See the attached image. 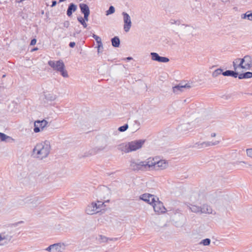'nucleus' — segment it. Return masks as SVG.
Returning <instances> with one entry per match:
<instances>
[{"label":"nucleus","mask_w":252,"mask_h":252,"mask_svg":"<svg viewBox=\"0 0 252 252\" xmlns=\"http://www.w3.org/2000/svg\"><path fill=\"white\" fill-rule=\"evenodd\" d=\"M105 206L104 202L99 200L93 201L87 205L85 211L87 214L93 215L100 212Z\"/></svg>","instance_id":"4"},{"label":"nucleus","mask_w":252,"mask_h":252,"mask_svg":"<svg viewBox=\"0 0 252 252\" xmlns=\"http://www.w3.org/2000/svg\"><path fill=\"white\" fill-rule=\"evenodd\" d=\"M79 7L81 9V12L84 14H90V10L88 5L85 3H80L79 4Z\"/></svg>","instance_id":"25"},{"label":"nucleus","mask_w":252,"mask_h":252,"mask_svg":"<svg viewBox=\"0 0 252 252\" xmlns=\"http://www.w3.org/2000/svg\"><path fill=\"white\" fill-rule=\"evenodd\" d=\"M100 48H103V44H102V41L101 42V44H97L98 51H99L100 50Z\"/></svg>","instance_id":"49"},{"label":"nucleus","mask_w":252,"mask_h":252,"mask_svg":"<svg viewBox=\"0 0 252 252\" xmlns=\"http://www.w3.org/2000/svg\"><path fill=\"white\" fill-rule=\"evenodd\" d=\"M180 128L181 130H188L191 128V127H190V124L189 123H187L181 125Z\"/></svg>","instance_id":"34"},{"label":"nucleus","mask_w":252,"mask_h":252,"mask_svg":"<svg viewBox=\"0 0 252 252\" xmlns=\"http://www.w3.org/2000/svg\"><path fill=\"white\" fill-rule=\"evenodd\" d=\"M70 25L69 22L68 21H65L63 23V26L64 27L67 28Z\"/></svg>","instance_id":"42"},{"label":"nucleus","mask_w":252,"mask_h":252,"mask_svg":"<svg viewBox=\"0 0 252 252\" xmlns=\"http://www.w3.org/2000/svg\"><path fill=\"white\" fill-rule=\"evenodd\" d=\"M128 127V126L127 124H125V125L120 126L118 130L121 132H124L125 131Z\"/></svg>","instance_id":"39"},{"label":"nucleus","mask_w":252,"mask_h":252,"mask_svg":"<svg viewBox=\"0 0 252 252\" xmlns=\"http://www.w3.org/2000/svg\"><path fill=\"white\" fill-rule=\"evenodd\" d=\"M251 64H245L243 65V64H233L235 71L233 70H226L222 73V75L227 76H232L234 78L238 77L239 75V70L242 69H249L251 67Z\"/></svg>","instance_id":"6"},{"label":"nucleus","mask_w":252,"mask_h":252,"mask_svg":"<svg viewBox=\"0 0 252 252\" xmlns=\"http://www.w3.org/2000/svg\"><path fill=\"white\" fill-rule=\"evenodd\" d=\"M5 77V74H4V75H3L2 76V77H3V78H4V77Z\"/></svg>","instance_id":"56"},{"label":"nucleus","mask_w":252,"mask_h":252,"mask_svg":"<svg viewBox=\"0 0 252 252\" xmlns=\"http://www.w3.org/2000/svg\"><path fill=\"white\" fill-rule=\"evenodd\" d=\"M122 15L124 18V29L126 32H128L131 27V21L129 15L126 12H123Z\"/></svg>","instance_id":"11"},{"label":"nucleus","mask_w":252,"mask_h":252,"mask_svg":"<svg viewBox=\"0 0 252 252\" xmlns=\"http://www.w3.org/2000/svg\"><path fill=\"white\" fill-rule=\"evenodd\" d=\"M51 150L50 142L45 140L36 144L32 150V155L34 158L42 160L49 156Z\"/></svg>","instance_id":"1"},{"label":"nucleus","mask_w":252,"mask_h":252,"mask_svg":"<svg viewBox=\"0 0 252 252\" xmlns=\"http://www.w3.org/2000/svg\"><path fill=\"white\" fill-rule=\"evenodd\" d=\"M106 15H108L110 14H112L115 12V8L113 6H110L109 8V9L106 11Z\"/></svg>","instance_id":"33"},{"label":"nucleus","mask_w":252,"mask_h":252,"mask_svg":"<svg viewBox=\"0 0 252 252\" xmlns=\"http://www.w3.org/2000/svg\"><path fill=\"white\" fill-rule=\"evenodd\" d=\"M93 37L95 40L97 44H101V39L96 34H93Z\"/></svg>","instance_id":"38"},{"label":"nucleus","mask_w":252,"mask_h":252,"mask_svg":"<svg viewBox=\"0 0 252 252\" xmlns=\"http://www.w3.org/2000/svg\"><path fill=\"white\" fill-rule=\"evenodd\" d=\"M69 46L71 48H73L75 46V43L74 42H71L69 43Z\"/></svg>","instance_id":"46"},{"label":"nucleus","mask_w":252,"mask_h":252,"mask_svg":"<svg viewBox=\"0 0 252 252\" xmlns=\"http://www.w3.org/2000/svg\"><path fill=\"white\" fill-rule=\"evenodd\" d=\"M12 237V231L11 227L4 226L0 232V245H4L8 244Z\"/></svg>","instance_id":"5"},{"label":"nucleus","mask_w":252,"mask_h":252,"mask_svg":"<svg viewBox=\"0 0 252 252\" xmlns=\"http://www.w3.org/2000/svg\"><path fill=\"white\" fill-rule=\"evenodd\" d=\"M235 165H240L239 168L243 169L245 167V165H247L248 167H252V165L249 164L247 162L245 161H236L234 163Z\"/></svg>","instance_id":"26"},{"label":"nucleus","mask_w":252,"mask_h":252,"mask_svg":"<svg viewBox=\"0 0 252 252\" xmlns=\"http://www.w3.org/2000/svg\"><path fill=\"white\" fill-rule=\"evenodd\" d=\"M89 15H90V14H84V18H83V19H84V21L85 22H86V21H88Z\"/></svg>","instance_id":"43"},{"label":"nucleus","mask_w":252,"mask_h":252,"mask_svg":"<svg viewBox=\"0 0 252 252\" xmlns=\"http://www.w3.org/2000/svg\"><path fill=\"white\" fill-rule=\"evenodd\" d=\"M246 63H252V59L251 56L246 55L245 56Z\"/></svg>","instance_id":"40"},{"label":"nucleus","mask_w":252,"mask_h":252,"mask_svg":"<svg viewBox=\"0 0 252 252\" xmlns=\"http://www.w3.org/2000/svg\"><path fill=\"white\" fill-rule=\"evenodd\" d=\"M222 70L220 68L216 69L212 73V76L214 77H217L219 75L222 73Z\"/></svg>","instance_id":"31"},{"label":"nucleus","mask_w":252,"mask_h":252,"mask_svg":"<svg viewBox=\"0 0 252 252\" xmlns=\"http://www.w3.org/2000/svg\"><path fill=\"white\" fill-rule=\"evenodd\" d=\"M243 69L239 70L238 77L239 79H250L252 78V72H244Z\"/></svg>","instance_id":"21"},{"label":"nucleus","mask_w":252,"mask_h":252,"mask_svg":"<svg viewBox=\"0 0 252 252\" xmlns=\"http://www.w3.org/2000/svg\"><path fill=\"white\" fill-rule=\"evenodd\" d=\"M36 43V39L35 38L32 39L30 43L31 45H34Z\"/></svg>","instance_id":"44"},{"label":"nucleus","mask_w":252,"mask_h":252,"mask_svg":"<svg viewBox=\"0 0 252 252\" xmlns=\"http://www.w3.org/2000/svg\"><path fill=\"white\" fill-rule=\"evenodd\" d=\"M19 206H26L28 207V197L19 199L17 201Z\"/></svg>","instance_id":"28"},{"label":"nucleus","mask_w":252,"mask_h":252,"mask_svg":"<svg viewBox=\"0 0 252 252\" xmlns=\"http://www.w3.org/2000/svg\"><path fill=\"white\" fill-rule=\"evenodd\" d=\"M211 240L209 238H206L205 239H203L200 242L199 245H203V246H209L210 244Z\"/></svg>","instance_id":"30"},{"label":"nucleus","mask_w":252,"mask_h":252,"mask_svg":"<svg viewBox=\"0 0 252 252\" xmlns=\"http://www.w3.org/2000/svg\"><path fill=\"white\" fill-rule=\"evenodd\" d=\"M96 239L99 243H101L107 242L108 238L105 236L99 235L96 237Z\"/></svg>","instance_id":"29"},{"label":"nucleus","mask_w":252,"mask_h":252,"mask_svg":"<svg viewBox=\"0 0 252 252\" xmlns=\"http://www.w3.org/2000/svg\"><path fill=\"white\" fill-rule=\"evenodd\" d=\"M51 7H54L57 4V1L56 0H53L52 2Z\"/></svg>","instance_id":"50"},{"label":"nucleus","mask_w":252,"mask_h":252,"mask_svg":"<svg viewBox=\"0 0 252 252\" xmlns=\"http://www.w3.org/2000/svg\"><path fill=\"white\" fill-rule=\"evenodd\" d=\"M190 88V86L188 84H183V83H180L173 87V92L174 93L179 94L180 93L183 92L185 89H189Z\"/></svg>","instance_id":"17"},{"label":"nucleus","mask_w":252,"mask_h":252,"mask_svg":"<svg viewBox=\"0 0 252 252\" xmlns=\"http://www.w3.org/2000/svg\"><path fill=\"white\" fill-rule=\"evenodd\" d=\"M155 170H160L166 168L168 166V162L164 160H159L158 158L157 159Z\"/></svg>","instance_id":"20"},{"label":"nucleus","mask_w":252,"mask_h":252,"mask_svg":"<svg viewBox=\"0 0 252 252\" xmlns=\"http://www.w3.org/2000/svg\"><path fill=\"white\" fill-rule=\"evenodd\" d=\"M245 62V57L242 59H240V63H244Z\"/></svg>","instance_id":"51"},{"label":"nucleus","mask_w":252,"mask_h":252,"mask_svg":"<svg viewBox=\"0 0 252 252\" xmlns=\"http://www.w3.org/2000/svg\"><path fill=\"white\" fill-rule=\"evenodd\" d=\"M54 70L60 72L61 74L64 78L68 77L67 71L64 68V64H49Z\"/></svg>","instance_id":"9"},{"label":"nucleus","mask_w":252,"mask_h":252,"mask_svg":"<svg viewBox=\"0 0 252 252\" xmlns=\"http://www.w3.org/2000/svg\"><path fill=\"white\" fill-rule=\"evenodd\" d=\"M112 45L114 47H118L120 44V40L118 36H115L111 39Z\"/></svg>","instance_id":"27"},{"label":"nucleus","mask_w":252,"mask_h":252,"mask_svg":"<svg viewBox=\"0 0 252 252\" xmlns=\"http://www.w3.org/2000/svg\"><path fill=\"white\" fill-rule=\"evenodd\" d=\"M131 60H132V58L131 57H127V58H123V59H122V61H128Z\"/></svg>","instance_id":"47"},{"label":"nucleus","mask_w":252,"mask_h":252,"mask_svg":"<svg viewBox=\"0 0 252 252\" xmlns=\"http://www.w3.org/2000/svg\"><path fill=\"white\" fill-rule=\"evenodd\" d=\"M158 159V158H150L147 160L144 161V164L145 166V171L148 170L150 169H153L155 170L156 161Z\"/></svg>","instance_id":"14"},{"label":"nucleus","mask_w":252,"mask_h":252,"mask_svg":"<svg viewBox=\"0 0 252 252\" xmlns=\"http://www.w3.org/2000/svg\"><path fill=\"white\" fill-rule=\"evenodd\" d=\"M37 49V48H35L34 49H33L32 50L34 51V50H36Z\"/></svg>","instance_id":"55"},{"label":"nucleus","mask_w":252,"mask_h":252,"mask_svg":"<svg viewBox=\"0 0 252 252\" xmlns=\"http://www.w3.org/2000/svg\"><path fill=\"white\" fill-rule=\"evenodd\" d=\"M42 89L44 97L47 102H51L58 98L59 95L58 89L52 83H45Z\"/></svg>","instance_id":"2"},{"label":"nucleus","mask_w":252,"mask_h":252,"mask_svg":"<svg viewBox=\"0 0 252 252\" xmlns=\"http://www.w3.org/2000/svg\"><path fill=\"white\" fill-rule=\"evenodd\" d=\"M248 11L247 12H246L245 14H243L241 15V18L242 19H246L247 18L248 19Z\"/></svg>","instance_id":"45"},{"label":"nucleus","mask_w":252,"mask_h":252,"mask_svg":"<svg viewBox=\"0 0 252 252\" xmlns=\"http://www.w3.org/2000/svg\"><path fill=\"white\" fill-rule=\"evenodd\" d=\"M154 211L158 213H162L166 211V209L164 207L163 203L158 200L154 203L152 205Z\"/></svg>","instance_id":"15"},{"label":"nucleus","mask_w":252,"mask_h":252,"mask_svg":"<svg viewBox=\"0 0 252 252\" xmlns=\"http://www.w3.org/2000/svg\"><path fill=\"white\" fill-rule=\"evenodd\" d=\"M140 199L150 204L153 205L156 200H158V197L154 195L145 193L141 195L140 196Z\"/></svg>","instance_id":"12"},{"label":"nucleus","mask_w":252,"mask_h":252,"mask_svg":"<svg viewBox=\"0 0 252 252\" xmlns=\"http://www.w3.org/2000/svg\"><path fill=\"white\" fill-rule=\"evenodd\" d=\"M65 249L64 244L57 243L50 245L46 250L50 252H63Z\"/></svg>","instance_id":"8"},{"label":"nucleus","mask_w":252,"mask_h":252,"mask_svg":"<svg viewBox=\"0 0 252 252\" xmlns=\"http://www.w3.org/2000/svg\"><path fill=\"white\" fill-rule=\"evenodd\" d=\"M246 155L248 158H252V148H248L246 150Z\"/></svg>","instance_id":"37"},{"label":"nucleus","mask_w":252,"mask_h":252,"mask_svg":"<svg viewBox=\"0 0 252 252\" xmlns=\"http://www.w3.org/2000/svg\"><path fill=\"white\" fill-rule=\"evenodd\" d=\"M144 161H141L139 159H132L130 162V168L134 171H145Z\"/></svg>","instance_id":"7"},{"label":"nucleus","mask_w":252,"mask_h":252,"mask_svg":"<svg viewBox=\"0 0 252 252\" xmlns=\"http://www.w3.org/2000/svg\"><path fill=\"white\" fill-rule=\"evenodd\" d=\"M56 63H63L62 61L59 60L56 62Z\"/></svg>","instance_id":"53"},{"label":"nucleus","mask_w":252,"mask_h":252,"mask_svg":"<svg viewBox=\"0 0 252 252\" xmlns=\"http://www.w3.org/2000/svg\"><path fill=\"white\" fill-rule=\"evenodd\" d=\"M40 203V199L39 197H28V208H34Z\"/></svg>","instance_id":"13"},{"label":"nucleus","mask_w":252,"mask_h":252,"mask_svg":"<svg viewBox=\"0 0 252 252\" xmlns=\"http://www.w3.org/2000/svg\"><path fill=\"white\" fill-rule=\"evenodd\" d=\"M240 58H237L233 61L232 63H240Z\"/></svg>","instance_id":"48"},{"label":"nucleus","mask_w":252,"mask_h":252,"mask_svg":"<svg viewBox=\"0 0 252 252\" xmlns=\"http://www.w3.org/2000/svg\"><path fill=\"white\" fill-rule=\"evenodd\" d=\"M48 122L45 120L42 121H36L34 123L33 131L35 133H38L42 130L48 124Z\"/></svg>","instance_id":"10"},{"label":"nucleus","mask_w":252,"mask_h":252,"mask_svg":"<svg viewBox=\"0 0 252 252\" xmlns=\"http://www.w3.org/2000/svg\"><path fill=\"white\" fill-rule=\"evenodd\" d=\"M10 137L6 135L4 133L0 132V139L1 141H5L7 138H9Z\"/></svg>","instance_id":"36"},{"label":"nucleus","mask_w":252,"mask_h":252,"mask_svg":"<svg viewBox=\"0 0 252 252\" xmlns=\"http://www.w3.org/2000/svg\"><path fill=\"white\" fill-rule=\"evenodd\" d=\"M77 20L82 25L84 28H87V24L84 21V19H83V17L81 16L77 17Z\"/></svg>","instance_id":"32"},{"label":"nucleus","mask_w":252,"mask_h":252,"mask_svg":"<svg viewBox=\"0 0 252 252\" xmlns=\"http://www.w3.org/2000/svg\"><path fill=\"white\" fill-rule=\"evenodd\" d=\"M204 200V196L198 193H193L190 197V200L192 203H201Z\"/></svg>","instance_id":"18"},{"label":"nucleus","mask_w":252,"mask_h":252,"mask_svg":"<svg viewBox=\"0 0 252 252\" xmlns=\"http://www.w3.org/2000/svg\"><path fill=\"white\" fill-rule=\"evenodd\" d=\"M216 135V134L215 133H212L211 134V137H215Z\"/></svg>","instance_id":"52"},{"label":"nucleus","mask_w":252,"mask_h":252,"mask_svg":"<svg viewBox=\"0 0 252 252\" xmlns=\"http://www.w3.org/2000/svg\"><path fill=\"white\" fill-rule=\"evenodd\" d=\"M169 23L171 25L176 24L177 25H180L181 24V20H175L174 19H171L169 21Z\"/></svg>","instance_id":"35"},{"label":"nucleus","mask_w":252,"mask_h":252,"mask_svg":"<svg viewBox=\"0 0 252 252\" xmlns=\"http://www.w3.org/2000/svg\"><path fill=\"white\" fill-rule=\"evenodd\" d=\"M77 10V6L73 3H71L67 8L66 14L70 17L72 15V13Z\"/></svg>","instance_id":"23"},{"label":"nucleus","mask_w":252,"mask_h":252,"mask_svg":"<svg viewBox=\"0 0 252 252\" xmlns=\"http://www.w3.org/2000/svg\"><path fill=\"white\" fill-rule=\"evenodd\" d=\"M248 19L250 21H252V11H248Z\"/></svg>","instance_id":"41"},{"label":"nucleus","mask_w":252,"mask_h":252,"mask_svg":"<svg viewBox=\"0 0 252 252\" xmlns=\"http://www.w3.org/2000/svg\"><path fill=\"white\" fill-rule=\"evenodd\" d=\"M200 214H212V208L207 204H203L200 206Z\"/></svg>","instance_id":"22"},{"label":"nucleus","mask_w":252,"mask_h":252,"mask_svg":"<svg viewBox=\"0 0 252 252\" xmlns=\"http://www.w3.org/2000/svg\"><path fill=\"white\" fill-rule=\"evenodd\" d=\"M188 206L192 212L195 213H200V206H198L191 203H189Z\"/></svg>","instance_id":"24"},{"label":"nucleus","mask_w":252,"mask_h":252,"mask_svg":"<svg viewBox=\"0 0 252 252\" xmlns=\"http://www.w3.org/2000/svg\"><path fill=\"white\" fill-rule=\"evenodd\" d=\"M145 143L144 140H137L129 142L122 143L118 145V149L119 151L128 153L136 151L141 149Z\"/></svg>","instance_id":"3"},{"label":"nucleus","mask_w":252,"mask_h":252,"mask_svg":"<svg viewBox=\"0 0 252 252\" xmlns=\"http://www.w3.org/2000/svg\"><path fill=\"white\" fill-rule=\"evenodd\" d=\"M220 142V140H216L214 142H197L195 144V146L197 147L198 149H202L205 148L209 146H212L218 145Z\"/></svg>","instance_id":"16"},{"label":"nucleus","mask_w":252,"mask_h":252,"mask_svg":"<svg viewBox=\"0 0 252 252\" xmlns=\"http://www.w3.org/2000/svg\"><path fill=\"white\" fill-rule=\"evenodd\" d=\"M152 59L153 61H157L160 63H167L169 62V59L168 58L164 57H160L157 53L152 52L151 53Z\"/></svg>","instance_id":"19"},{"label":"nucleus","mask_w":252,"mask_h":252,"mask_svg":"<svg viewBox=\"0 0 252 252\" xmlns=\"http://www.w3.org/2000/svg\"><path fill=\"white\" fill-rule=\"evenodd\" d=\"M48 63H54V62L53 61H48Z\"/></svg>","instance_id":"54"}]
</instances>
